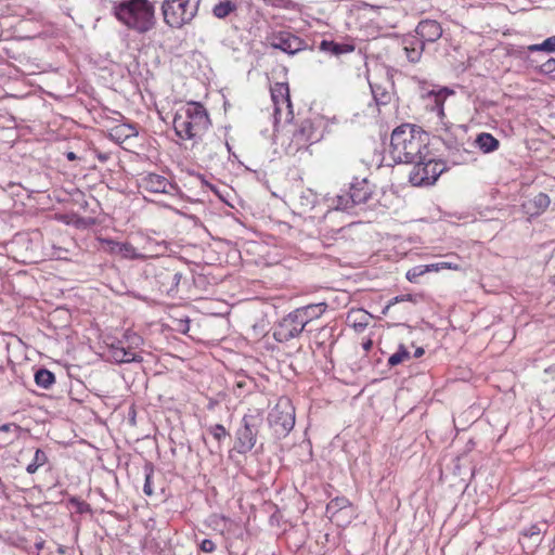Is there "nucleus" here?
<instances>
[{"label": "nucleus", "mask_w": 555, "mask_h": 555, "mask_svg": "<svg viewBox=\"0 0 555 555\" xmlns=\"http://www.w3.org/2000/svg\"><path fill=\"white\" fill-rule=\"evenodd\" d=\"M427 135L410 125L397 127L390 138V155L396 163L415 164L429 155Z\"/></svg>", "instance_id": "obj_1"}, {"label": "nucleus", "mask_w": 555, "mask_h": 555, "mask_svg": "<svg viewBox=\"0 0 555 555\" xmlns=\"http://www.w3.org/2000/svg\"><path fill=\"white\" fill-rule=\"evenodd\" d=\"M173 129L181 140H198L211 125L203 104L189 102L181 106L173 117Z\"/></svg>", "instance_id": "obj_2"}, {"label": "nucleus", "mask_w": 555, "mask_h": 555, "mask_svg": "<svg viewBox=\"0 0 555 555\" xmlns=\"http://www.w3.org/2000/svg\"><path fill=\"white\" fill-rule=\"evenodd\" d=\"M114 16L130 29L145 34L156 24L155 9L149 0H124L113 8Z\"/></svg>", "instance_id": "obj_3"}, {"label": "nucleus", "mask_w": 555, "mask_h": 555, "mask_svg": "<svg viewBox=\"0 0 555 555\" xmlns=\"http://www.w3.org/2000/svg\"><path fill=\"white\" fill-rule=\"evenodd\" d=\"M442 36L441 25L435 20H423L416 28L415 35H405L402 39V49L411 63L420 62L426 43H434Z\"/></svg>", "instance_id": "obj_4"}, {"label": "nucleus", "mask_w": 555, "mask_h": 555, "mask_svg": "<svg viewBox=\"0 0 555 555\" xmlns=\"http://www.w3.org/2000/svg\"><path fill=\"white\" fill-rule=\"evenodd\" d=\"M201 0H164L162 14L166 25L180 29L197 15Z\"/></svg>", "instance_id": "obj_5"}, {"label": "nucleus", "mask_w": 555, "mask_h": 555, "mask_svg": "<svg viewBox=\"0 0 555 555\" xmlns=\"http://www.w3.org/2000/svg\"><path fill=\"white\" fill-rule=\"evenodd\" d=\"M268 424L278 439L285 438L295 425V408L286 397H281L268 413Z\"/></svg>", "instance_id": "obj_6"}, {"label": "nucleus", "mask_w": 555, "mask_h": 555, "mask_svg": "<svg viewBox=\"0 0 555 555\" xmlns=\"http://www.w3.org/2000/svg\"><path fill=\"white\" fill-rule=\"evenodd\" d=\"M177 264V260L165 258L152 267L155 285L162 294L173 296L178 293L183 274L178 270Z\"/></svg>", "instance_id": "obj_7"}, {"label": "nucleus", "mask_w": 555, "mask_h": 555, "mask_svg": "<svg viewBox=\"0 0 555 555\" xmlns=\"http://www.w3.org/2000/svg\"><path fill=\"white\" fill-rule=\"evenodd\" d=\"M263 423L261 413L245 414L241 426L235 431L233 450L240 454H246L255 447L259 428Z\"/></svg>", "instance_id": "obj_8"}, {"label": "nucleus", "mask_w": 555, "mask_h": 555, "mask_svg": "<svg viewBox=\"0 0 555 555\" xmlns=\"http://www.w3.org/2000/svg\"><path fill=\"white\" fill-rule=\"evenodd\" d=\"M409 175V181L416 186L434 184L440 175L447 170L443 160L426 156V159H418Z\"/></svg>", "instance_id": "obj_9"}, {"label": "nucleus", "mask_w": 555, "mask_h": 555, "mask_svg": "<svg viewBox=\"0 0 555 555\" xmlns=\"http://www.w3.org/2000/svg\"><path fill=\"white\" fill-rule=\"evenodd\" d=\"M373 190L366 179H354L350 183L349 191L339 194L335 198V210L350 211L358 205L365 204L372 196Z\"/></svg>", "instance_id": "obj_10"}, {"label": "nucleus", "mask_w": 555, "mask_h": 555, "mask_svg": "<svg viewBox=\"0 0 555 555\" xmlns=\"http://www.w3.org/2000/svg\"><path fill=\"white\" fill-rule=\"evenodd\" d=\"M300 321L294 311H291L281 320H279L272 327V336L278 343H287L294 338L299 337L305 331L300 326Z\"/></svg>", "instance_id": "obj_11"}, {"label": "nucleus", "mask_w": 555, "mask_h": 555, "mask_svg": "<svg viewBox=\"0 0 555 555\" xmlns=\"http://www.w3.org/2000/svg\"><path fill=\"white\" fill-rule=\"evenodd\" d=\"M322 132L314 126L310 119L302 120L294 131L291 147L298 152L308 149V146L321 140Z\"/></svg>", "instance_id": "obj_12"}, {"label": "nucleus", "mask_w": 555, "mask_h": 555, "mask_svg": "<svg viewBox=\"0 0 555 555\" xmlns=\"http://www.w3.org/2000/svg\"><path fill=\"white\" fill-rule=\"evenodd\" d=\"M270 46L289 55H295L307 48L305 40L289 31L273 33L270 37Z\"/></svg>", "instance_id": "obj_13"}, {"label": "nucleus", "mask_w": 555, "mask_h": 555, "mask_svg": "<svg viewBox=\"0 0 555 555\" xmlns=\"http://www.w3.org/2000/svg\"><path fill=\"white\" fill-rule=\"evenodd\" d=\"M140 186L150 193H163L175 196L180 189L177 183L169 181L166 177L149 172L141 178Z\"/></svg>", "instance_id": "obj_14"}, {"label": "nucleus", "mask_w": 555, "mask_h": 555, "mask_svg": "<svg viewBox=\"0 0 555 555\" xmlns=\"http://www.w3.org/2000/svg\"><path fill=\"white\" fill-rule=\"evenodd\" d=\"M313 340L322 356L330 357L336 344L335 327L328 325L321 327L314 334Z\"/></svg>", "instance_id": "obj_15"}, {"label": "nucleus", "mask_w": 555, "mask_h": 555, "mask_svg": "<svg viewBox=\"0 0 555 555\" xmlns=\"http://www.w3.org/2000/svg\"><path fill=\"white\" fill-rule=\"evenodd\" d=\"M453 91L448 88H441L439 90L428 91L425 95L427 101L426 107L431 112H435L439 119H443L444 114V102L448 95L452 94Z\"/></svg>", "instance_id": "obj_16"}, {"label": "nucleus", "mask_w": 555, "mask_h": 555, "mask_svg": "<svg viewBox=\"0 0 555 555\" xmlns=\"http://www.w3.org/2000/svg\"><path fill=\"white\" fill-rule=\"evenodd\" d=\"M108 353L112 360L118 364L142 361V357L138 356L131 348L126 347L121 340L113 343L108 347Z\"/></svg>", "instance_id": "obj_17"}, {"label": "nucleus", "mask_w": 555, "mask_h": 555, "mask_svg": "<svg viewBox=\"0 0 555 555\" xmlns=\"http://www.w3.org/2000/svg\"><path fill=\"white\" fill-rule=\"evenodd\" d=\"M551 204V199L546 193L540 192L532 198L522 202L521 210L529 217L542 215Z\"/></svg>", "instance_id": "obj_18"}, {"label": "nucleus", "mask_w": 555, "mask_h": 555, "mask_svg": "<svg viewBox=\"0 0 555 555\" xmlns=\"http://www.w3.org/2000/svg\"><path fill=\"white\" fill-rule=\"evenodd\" d=\"M325 302L311 304L293 310L300 321V326H306L314 319L320 318L326 310Z\"/></svg>", "instance_id": "obj_19"}, {"label": "nucleus", "mask_w": 555, "mask_h": 555, "mask_svg": "<svg viewBox=\"0 0 555 555\" xmlns=\"http://www.w3.org/2000/svg\"><path fill=\"white\" fill-rule=\"evenodd\" d=\"M319 49L331 56L339 57L341 55L352 53L356 46L353 42H338L323 39L320 42Z\"/></svg>", "instance_id": "obj_20"}, {"label": "nucleus", "mask_w": 555, "mask_h": 555, "mask_svg": "<svg viewBox=\"0 0 555 555\" xmlns=\"http://www.w3.org/2000/svg\"><path fill=\"white\" fill-rule=\"evenodd\" d=\"M23 428L15 423H7L0 426V448L12 444L21 436Z\"/></svg>", "instance_id": "obj_21"}, {"label": "nucleus", "mask_w": 555, "mask_h": 555, "mask_svg": "<svg viewBox=\"0 0 555 555\" xmlns=\"http://www.w3.org/2000/svg\"><path fill=\"white\" fill-rule=\"evenodd\" d=\"M475 145L483 153H491L499 149L500 142L491 133L481 132L475 139Z\"/></svg>", "instance_id": "obj_22"}, {"label": "nucleus", "mask_w": 555, "mask_h": 555, "mask_svg": "<svg viewBox=\"0 0 555 555\" xmlns=\"http://www.w3.org/2000/svg\"><path fill=\"white\" fill-rule=\"evenodd\" d=\"M297 201V205L301 212L307 214L314 208L318 202V195L311 189H306L300 192Z\"/></svg>", "instance_id": "obj_23"}, {"label": "nucleus", "mask_w": 555, "mask_h": 555, "mask_svg": "<svg viewBox=\"0 0 555 555\" xmlns=\"http://www.w3.org/2000/svg\"><path fill=\"white\" fill-rule=\"evenodd\" d=\"M112 251L128 259H140L142 255L137 251V248L130 243L109 242Z\"/></svg>", "instance_id": "obj_24"}, {"label": "nucleus", "mask_w": 555, "mask_h": 555, "mask_svg": "<svg viewBox=\"0 0 555 555\" xmlns=\"http://www.w3.org/2000/svg\"><path fill=\"white\" fill-rule=\"evenodd\" d=\"M373 99L377 106L387 105L391 101V93L386 87L378 83H370Z\"/></svg>", "instance_id": "obj_25"}, {"label": "nucleus", "mask_w": 555, "mask_h": 555, "mask_svg": "<svg viewBox=\"0 0 555 555\" xmlns=\"http://www.w3.org/2000/svg\"><path fill=\"white\" fill-rule=\"evenodd\" d=\"M35 383L42 389H50L55 383V376L51 371L41 367L35 373Z\"/></svg>", "instance_id": "obj_26"}, {"label": "nucleus", "mask_w": 555, "mask_h": 555, "mask_svg": "<svg viewBox=\"0 0 555 555\" xmlns=\"http://www.w3.org/2000/svg\"><path fill=\"white\" fill-rule=\"evenodd\" d=\"M48 462L47 453L42 449H36L33 461L26 466V472L33 475Z\"/></svg>", "instance_id": "obj_27"}, {"label": "nucleus", "mask_w": 555, "mask_h": 555, "mask_svg": "<svg viewBox=\"0 0 555 555\" xmlns=\"http://www.w3.org/2000/svg\"><path fill=\"white\" fill-rule=\"evenodd\" d=\"M350 506V502L346 496H337L331 500L326 505V514L333 518L339 511Z\"/></svg>", "instance_id": "obj_28"}, {"label": "nucleus", "mask_w": 555, "mask_h": 555, "mask_svg": "<svg viewBox=\"0 0 555 555\" xmlns=\"http://www.w3.org/2000/svg\"><path fill=\"white\" fill-rule=\"evenodd\" d=\"M237 9V5L231 1V0H224L219 3H217L212 9V14L217 18H225L229 16L232 12H234Z\"/></svg>", "instance_id": "obj_29"}, {"label": "nucleus", "mask_w": 555, "mask_h": 555, "mask_svg": "<svg viewBox=\"0 0 555 555\" xmlns=\"http://www.w3.org/2000/svg\"><path fill=\"white\" fill-rule=\"evenodd\" d=\"M289 90L288 86L286 83H276L275 87L271 90L272 100L275 105L279 104V98H281V101L283 103H286L287 106L291 105L289 100Z\"/></svg>", "instance_id": "obj_30"}, {"label": "nucleus", "mask_w": 555, "mask_h": 555, "mask_svg": "<svg viewBox=\"0 0 555 555\" xmlns=\"http://www.w3.org/2000/svg\"><path fill=\"white\" fill-rule=\"evenodd\" d=\"M411 354L403 344H400L398 350L388 358L387 364L393 367L402 362L409 360Z\"/></svg>", "instance_id": "obj_31"}, {"label": "nucleus", "mask_w": 555, "mask_h": 555, "mask_svg": "<svg viewBox=\"0 0 555 555\" xmlns=\"http://www.w3.org/2000/svg\"><path fill=\"white\" fill-rule=\"evenodd\" d=\"M144 472V486H143V492L151 496L154 493V490L152 488V478L154 475V465L151 462H146L143 466Z\"/></svg>", "instance_id": "obj_32"}, {"label": "nucleus", "mask_w": 555, "mask_h": 555, "mask_svg": "<svg viewBox=\"0 0 555 555\" xmlns=\"http://www.w3.org/2000/svg\"><path fill=\"white\" fill-rule=\"evenodd\" d=\"M528 50L531 52L537 51H545V52H555V36L546 38L542 43L531 44L528 47Z\"/></svg>", "instance_id": "obj_33"}, {"label": "nucleus", "mask_w": 555, "mask_h": 555, "mask_svg": "<svg viewBox=\"0 0 555 555\" xmlns=\"http://www.w3.org/2000/svg\"><path fill=\"white\" fill-rule=\"evenodd\" d=\"M68 502L76 507V512L78 514H87L92 512L91 505L77 496L69 498Z\"/></svg>", "instance_id": "obj_34"}, {"label": "nucleus", "mask_w": 555, "mask_h": 555, "mask_svg": "<svg viewBox=\"0 0 555 555\" xmlns=\"http://www.w3.org/2000/svg\"><path fill=\"white\" fill-rule=\"evenodd\" d=\"M428 272V267L415 266L406 272L408 281L416 283L418 278Z\"/></svg>", "instance_id": "obj_35"}, {"label": "nucleus", "mask_w": 555, "mask_h": 555, "mask_svg": "<svg viewBox=\"0 0 555 555\" xmlns=\"http://www.w3.org/2000/svg\"><path fill=\"white\" fill-rule=\"evenodd\" d=\"M208 431L212 435V437L218 441L220 442L221 440L225 439L228 436H229V433L228 430L225 429V427L221 424H215V425H211L209 428H208Z\"/></svg>", "instance_id": "obj_36"}, {"label": "nucleus", "mask_w": 555, "mask_h": 555, "mask_svg": "<svg viewBox=\"0 0 555 555\" xmlns=\"http://www.w3.org/2000/svg\"><path fill=\"white\" fill-rule=\"evenodd\" d=\"M540 72L543 74H553L555 73V59L550 57L540 66Z\"/></svg>", "instance_id": "obj_37"}, {"label": "nucleus", "mask_w": 555, "mask_h": 555, "mask_svg": "<svg viewBox=\"0 0 555 555\" xmlns=\"http://www.w3.org/2000/svg\"><path fill=\"white\" fill-rule=\"evenodd\" d=\"M522 534L530 539L534 538V537H539L541 534V528L537 524L531 525L528 529H525L522 531Z\"/></svg>", "instance_id": "obj_38"}, {"label": "nucleus", "mask_w": 555, "mask_h": 555, "mask_svg": "<svg viewBox=\"0 0 555 555\" xmlns=\"http://www.w3.org/2000/svg\"><path fill=\"white\" fill-rule=\"evenodd\" d=\"M199 548L204 553H212L216 550V544L210 539H204L199 544Z\"/></svg>", "instance_id": "obj_39"}, {"label": "nucleus", "mask_w": 555, "mask_h": 555, "mask_svg": "<svg viewBox=\"0 0 555 555\" xmlns=\"http://www.w3.org/2000/svg\"><path fill=\"white\" fill-rule=\"evenodd\" d=\"M95 155L101 163H106L109 159V153L95 151Z\"/></svg>", "instance_id": "obj_40"}, {"label": "nucleus", "mask_w": 555, "mask_h": 555, "mask_svg": "<svg viewBox=\"0 0 555 555\" xmlns=\"http://www.w3.org/2000/svg\"><path fill=\"white\" fill-rule=\"evenodd\" d=\"M440 262L439 263H433V264H425L424 267H428V272L431 271H439L441 269Z\"/></svg>", "instance_id": "obj_41"}, {"label": "nucleus", "mask_w": 555, "mask_h": 555, "mask_svg": "<svg viewBox=\"0 0 555 555\" xmlns=\"http://www.w3.org/2000/svg\"><path fill=\"white\" fill-rule=\"evenodd\" d=\"M373 347V341L372 339H366L362 343V348L365 350V351H370Z\"/></svg>", "instance_id": "obj_42"}, {"label": "nucleus", "mask_w": 555, "mask_h": 555, "mask_svg": "<svg viewBox=\"0 0 555 555\" xmlns=\"http://www.w3.org/2000/svg\"><path fill=\"white\" fill-rule=\"evenodd\" d=\"M196 179L201 182V184H202V185H207V186H209L211 190H215V188H214L211 184H209V183L204 179V177H203L202 175H197V176H196Z\"/></svg>", "instance_id": "obj_43"}, {"label": "nucleus", "mask_w": 555, "mask_h": 555, "mask_svg": "<svg viewBox=\"0 0 555 555\" xmlns=\"http://www.w3.org/2000/svg\"><path fill=\"white\" fill-rule=\"evenodd\" d=\"M401 297H403V301L416 302V296L415 295L404 294V295H401Z\"/></svg>", "instance_id": "obj_44"}, {"label": "nucleus", "mask_w": 555, "mask_h": 555, "mask_svg": "<svg viewBox=\"0 0 555 555\" xmlns=\"http://www.w3.org/2000/svg\"><path fill=\"white\" fill-rule=\"evenodd\" d=\"M341 230H343V228L337 229V230H333V229H332V230L327 231L326 227L322 228V231H324V232H325V233H324V235H325V236H326L330 232H331L332 234H336V233L340 232ZM333 236H334V235H331V237H333Z\"/></svg>", "instance_id": "obj_45"}, {"label": "nucleus", "mask_w": 555, "mask_h": 555, "mask_svg": "<svg viewBox=\"0 0 555 555\" xmlns=\"http://www.w3.org/2000/svg\"><path fill=\"white\" fill-rule=\"evenodd\" d=\"M398 302H403V297H401V295L396 296V297H393L392 299L389 300V304L391 306H393L395 304H398Z\"/></svg>", "instance_id": "obj_46"}, {"label": "nucleus", "mask_w": 555, "mask_h": 555, "mask_svg": "<svg viewBox=\"0 0 555 555\" xmlns=\"http://www.w3.org/2000/svg\"><path fill=\"white\" fill-rule=\"evenodd\" d=\"M424 352H425V351H424V348L418 347V348H416V349H415V351H414V357H415V358H421V357L424 354Z\"/></svg>", "instance_id": "obj_47"}, {"label": "nucleus", "mask_w": 555, "mask_h": 555, "mask_svg": "<svg viewBox=\"0 0 555 555\" xmlns=\"http://www.w3.org/2000/svg\"><path fill=\"white\" fill-rule=\"evenodd\" d=\"M66 157L68 160H75L77 159V155L74 152H67Z\"/></svg>", "instance_id": "obj_48"}, {"label": "nucleus", "mask_w": 555, "mask_h": 555, "mask_svg": "<svg viewBox=\"0 0 555 555\" xmlns=\"http://www.w3.org/2000/svg\"><path fill=\"white\" fill-rule=\"evenodd\" d=\"M441 266V269H444V268H457L456 266L452 267L450 262H440Z\"/></svg>", "instance_id": "obj_49"}, {"label": "nucleus", "mask_w": 555, "mask_h": 555, "mask_svg": "<svg viewBox=\"0 0 555 555\" xmlns=\"http://www.w3.org/2000/svg\"><path fill=\"white\" fill-rule=\"evenodd\" d=\"M391 307H392V306L388 302V304L384 307V309H383L382 313L386 315V314L388 313V311L390 310V308H391Z\"/></svg>", "instance_id": "obj_50"}, {"label": "nucleus", "mask_w": 555, "mask_h": 555, "mask_svg": "<svg viewBox=\"0 0 555 555\" xmlns=\"http://www.w3.org/2000/svg\"><path fill=\"white\" fill-rule=\"evenodd\" d=\"M184 323H185V324H184V325H182V327L180 328V331H181L182 333H185V332H188V331H189V321L186 320Z\"/></svg>", "instance_id": "obj_51"}, {"label": "nucleus", "mask_w": 555, "mask_h": 555, "mask_svg": "<svg viewBox=\"0 0 555 555\" xmlns=\"http://www.w3.org/2000/svg\"><path fill=\"white\" fill-rule=\"evenodd\" d=\"M224 145H225L227 150L230 152V151H231V146H230V144H229L228 142H225V144H224Z\"/></svg>", "instance_id": "obj_52"}, {"label": "nucleus", "mask_w": 555, "mask_h": 555, "mask_svg": "<svg viewBox=\"0 0 555 555\" xmlns=\"http://www.w3.org/2000/svg\"><path fill=\"white\" fill-rule=\"evenodd\" d=\"M551 282L555 285V273L552 275Z\"/></svg>", "instance_id": "obj_53"}, {"label": "nucleus", "mask_w": 555, "mask_h": 555, "mask_svg": "<svg viewBox=\"0 0 555 555\" xmlns=\"http://www.w3.org/2000/svg\"><path fill=\"white\" fill-rule=\"evenodd\" d=\"M366 325V323H359V324H356V326H359V327H364Z\"/></svg>", "instance_id": "obj_54"}]
</instances>
